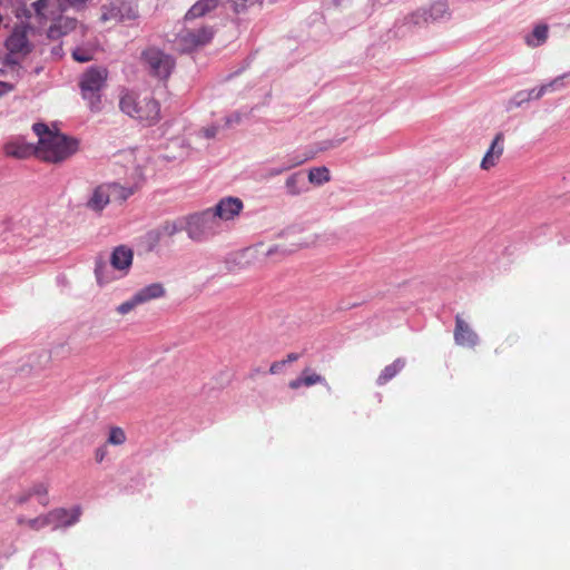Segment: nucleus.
<instances>
[{"instance_id":"a18cd8bd","label":"nucleus","mask_w":570,"mask_h":570,"mask_svg":"<svg viewBox=\"0 0 570 570\" xmlns=\"http://www.w3.org/2000/svg\"><path fill=\"white\" fill-rule=\"evenodd\" d=\"M96 274H97V277L100 279V276H99V267L96 268Z\"/></svg>"},{"instance_id":"412c9836","label":"nucleus","mask_w":570,"mask_h":570,"mask_svg":"<svg viewBox=\"0 0 570 570\" xmlns=\"http://www.w3.org/2000/svg\"><path fill=\"white\" fill-rule=\"evenodd\" d=\"M166 291L160 283L149 284L139 289L136 295V301L140 304H145L149 301L160 298L165 295Z\"/></svg>"},{"instance_id":"58836bf2","label":"nucleus","mask_w":570,"mask_h":570,"mask_svg":"<svg viewBox=\"0 0 570 570\" xmlns=\"http://www.w3.org/2000/svg\"><path fill=\"white\" fill-rule=\"evenodd\" d=\"M107 455V448L104 445V446H100L98 448L96 451H95V459L98 463L102 462L104 459L106 458Z\"/></svg>"},{"instance_id":"0eeeda50","label":"nucleus","mask_w":570,"mask_h":570,"mask_svg":"<svg viewBox=\"0 0 570 570\" xmlns=\"http://www.w3.org/2000/svg\"><path fill=\"white\" fill-rule=\"evenodd\" d=\"M213 37L214 30L207 26L185 28L177 37V45L181 51L188 52L207 45Z\"/></svg>"},{"instance_id":"7c9ffc66","label":"nucleus","mask_w":570,"mask_h":570,"mask_svg":"<svg viewBox=\"0 0 570 570\" xmlns=\"http://www.w3.org/2000/svg\"><path fill=\"white\" fill-rule=\"evenodd\" d=\"M331 174L332 171L326 166H317L301 171V175H304L307 178H330Z\"/></svg>"},{"instance_id":"9d476101","label":"nucleus","mask_w":570,"mask_h":570,"mask_svg":"<svg viewBox=\"0 0 570 570\" xmlns=\"http://www.w3.org/2000/svg\"><path fill=\"white\" fill-rule=\"evenodd\" d=\"M76 19L61 16L53 21L48 29V38L56 40L71 31L79 35L81 38H86L88 32L87 28L85 26L78 27Z\"/></svg>"},{"instance_id":"c9c22d12","label":"nucleus","mask_w":570,"mask_h":570,"mask_svg":"<svg viewBox=\"0 0 570 570\" xmlns=\"http://www.w3.org/2000/svg\"><path fill=\"white\" fill-rule=\"evenodd\" d=\"M138 305H140V303L136 301V295H134L130 299L121 303L117 307V312L121 315H125L131 312Z\"/></svg>"},{"instance_id":"e433bc0d","label":"nucleus","mask_w":570,"mask_h":570,"mask_svg":"<svg viewBox=\"0 0 570 570\" xmlns=\"http://www.w3.org/2000/svg\"><path fill=\"white\" fill-rule=\"evenodd\" d=\"M219 131L218 125H210L200 129L199 135L206 139H213L217 136Z\"/></svg>"},{"instance_id":"c85d7f7f","label":"nucleus","mask_w":570,"mask_h":570,"mask_svg":"<svg viewBox=\"0 0 570 570\" xmlns=\"http://www.w3.org/2000/svg\"><path fill=\"white\" fill-rule=\"evenodd\" d=\"M17 523L20 527H27V528H29L30 530H33V531H39V530L46 528L45 514L38 515L36 518H32V519H27L23 515H19L17 518Z\"/></svg>"},{"instance_id":"ea45409f","label":"nucleus","mask_w":570,"mask_h":570,"mask_svg":"<svg viewBox=\"0 0 570 570\" xmlns=\"http://www.w3.org/2000/svg\"><path fill=\"white\" fill-rule=\"evenodd\" d=\"M14 89V85L11 82L0 81V96L10 92Z\"/></svg>"},{"instance_id":"f257e3e1","label":"nucleus","mask_w":570,"mask_h":570,"mask_svg":"<svg viewBox=\"0 0 570 570\" xmlns=\"http://www.w3.org/2000/svg\"><path fill=\"white\" fill-rule=\"evenodd\" d=\"M38 136V158L49 163H60L78 150V140L70 138L47 125L38 122L32 126Z\"/></svg>"},{"instance_id":"dca6fc26","label":"nucleus","mask_w":570,"mask_h":570,"mask_svg":"<svg viewBox=\"0 0 570 570\" xmlns=\"http://www.w3.org/2000/svg\"><path fill=\"white\" fill-rule=\"evenodd\" d=\"M546 89L543 85L532 88L529 90H520L514 94V96L508 101L507 110H513L515 108L521 107L523 104L529 102L531 100H539L546 95Z\"/></svg>"},{"instance_id":"49530a36","label":"nucleus","mask_w":570,"mask_h":570,"mask_svg":"<svg viewBox=\"0 0 570 570\" xmlns=\"http://www.w3.org/2000/svg\"><path fill=\"white\" fill-rule=\"evenodd\" d=\"M40 502H41V504H42V505H46V504H47V502H46V500H45L43 498L41 499V501H40Z\"/></svg>"},{"instance_id":"79ce46f5","label":"nucleus","mask_w":570,"mask_h":570,"mask_svg":"<svg viewBox=\"0 0 570 570\" xmlns=\"http://www.w3.org/2000/svg\"><path fill=\"white\" fill-rule=\"evenodd\" d=\"M299 358V355L297 353H289L287 354L286 358L283 360L284 364L295 362Z\"/></svg>"},{"instance_id":"de8ad7c7","label":"nucleus","mask_w":570,"mask_h":570,"mask_svg":"<svg viewBox=\"0 0 570 570\" xmlns=\"http://www.w3.org/2000/svg\"><path fill=\"white\" fill-rule=\"evenodd\" d=\"M16 73H17V77L19 78L20 77L19 69L16 70Z\"/></svg>"},{"instance_id":"f8f14e48","label":"nucleus","mask_w":570,"mask_h":570,"mask_svg":"<svg viewBox=\"0 0 570 570\" xmlns=\"http://www.w3.org/2000/svg\"><path fill=\"white\" fill-rule=\"evenodd\" d=\"M215 217L222 224L223 220H230L239 215L243 209V203L236 197H226L218 202V204L212 208Z\"/></svg>"},{"instance_id":"f704fd0d","label":"nucleus","mask_w":570,"mask_h":570,"mask_svg":"<svg viewBox=\"0 0 570 570\" xmlns=\"http://www.w3.org/2000/svg\"><path fill=\"white\" fill-rule=\"evenodd\" d=\"M47 493V489L43 488L42 485H37V487H33L27 494H22L20 497H18L16 499V503L17 504H23L31 495L33 494H46Z\"/></svg>"},{"instance_id":"2eb2a0df","label":"nucleus","mask_w":570,"mask_h":570,"mask_svg":"<svg viewBox=\"0 0 570 570\" xmlns=\"http://www.w3.org/2000/svg\"><path fill=\"white\" fill-rule=\"evenodd\" d=\"M4 151L8 156L20 159L28 158L32 155L38 157V145L35 146L32 144L26 142L21 138H16L4 146Z\"/></svg>"},{"instance_id":"9b49d317","label":"nucleus","mask_w":570,"mask_h":570,"mask_svg":"<svg viewBox=\"0 0 570 570\" xmlns=\"http://www.w3.org/2000/svg\"><path fill=\"white\" fill-rule=\"evenodd\" d=\"M453 337L455 344L468 348H474L479 343L478 334L460 314L455 316Z\"/></svg>"},{"instance_id":"7ed1b4c3","label":"nucleus","mask_w":570,"mask_h":570,"mask_svg":"<svg viewBox=\"0 0 570 570\" xmlns=\"http://www.w3.org/2000/svg\"><path fill=\"white\" fill-rule=\"evenodd\" d=\"M138 189V185L126 180L125 184L118 181L102 183L94 190L92 196L87 202V206L96 212H100L111 200H126Z\"/></svg>"},{"instance_id":"cd10ccee","label":"nucleus","mask_w":570,"mask_h":570,"mask_svg":"<svg viewBox=\"0 0 570 570\" xmlns=\"http://www.w3.org/2000/svg\"><path fill=\"white\" fill-rule=\"evenodd\" d=\"M324 180H286L285 189L289 195H298L309 189L311 185L320 186Z\"/></svg>"},{"instance_id":"4c0bfd02","label":"nucleus","mask_w":570,"mask_h":570,"mask_svg":"<svg viewBox=\"0 0 570 570\" xmlns=\"http://www.w3.org/2000/svg\"><path fill=\"white\" fill-rule=\"evenodd\" d=\"M294 166H295V164H284V165L275 166V167L271 168L269 175L271 176L285 175Z\"/></svg>"},{"instance_id":"b1692460","label":"nucleus","mask_w":570,"mask_h":570,"mask_svg":"<svg viewBox=\"0 0 570 570\" xmlns=\"http://www.w3.org/2000/svg\"><path fill=\"white\" fill-rule=\"evenodd\" d=\"M430 22L428 9L420 8L404 18V24L409 28H421Z\"/></svg>"},{"instance_id":"20e7f679","label":"nucleus","mask_w":570,"mask_h":570,"mask_svg":"<svg viewBox=\"0 0 570 570\" xmlns=\"http://www.w3.org/2000/svg\"><path fill=\"white\" fill-rule=\"evenodd\" d=\"M108 72L101 67H91L80 77L79 87L82 98L88 102L91 111H99L101 105V90L106 85Z\"/></svg>"},{"instance_id":"f03ea898","label":"nucleus","mask_w":570,"mask_h":570,"mask_svg":"<svg viewBox=\"0 0 570 570\" xmlns=\"http://www.w3.org/2000/svg\"><path fill=\"white\" fill-rule=\"evenodd\" d=\"M120 110L129 117L145 124L151 125L159 118V104L147 94L127 91L120 96Z\"/></svg>"},{"instance_id":"473e14b6","label":"nucleus","mask_w":570,"mask_h":570,"mask_svg":"<svg viewBox=\"0 0 570 570\" xmlns=\"http://www.w3.org/2000/svg\"><path fill=\"white\" fill-rule=\"evenodd\" d=\"M519 342V337L517 335L507 336L502 343L495 348V354H505Z\"/></svg>"},{"instance_id":"c756f323","label":"nucleus","mask_w":570,"mask_h":570,"mask_svg":"<svg viewBox=\"0 0 570 570\" xmlns=\"http://www.w3.org/2000/svg\"><path fill=\"white\" fill-rule=\"evenodd\" d=\"M570 78V72L563 73L561 76L556 77L551 81L543 83V88L546 92H552L557 90H561L566 86V79Z\"/></svg>"},{"instance_id":"5701e85b","label":"nucleus","mask_w":570,"mask_h":570,"mask_svg":"<svg viewBox=\"0 0 570 570\" xmlns=\"http://www.w3.org/2000/svg\"><path fill=\"white\" fill-rule=\"evenodd\" d=\"M549 35V28L547 24H538L534 27L531 33L527 35L524 40L525 43L531 48H537L543 45Z\"/></svg>"},{"instance_id":"a211bd4d","label":"nucleus","mask_w":570,"mask_h":570,"mask_svg":"<svg viewBox=\"0 0 570 570\" xmlns=\"http://www.w3.org/2000/svg\"><path fill=\"white\" fill-rule=\"evenodd\" d=\"M316 384L326 385V379L321 374L313 372L312 368L305 367L298 377L289 381L288 386L292 390H298L302 386L309 387Z\"/></svg>"},{"instance_id":"c03bdc74","label":"nucleus","mask_w":570,"mask_h":570,"mask_svg":"<svg viewBox=\"0 0 570 570\" xmlns=\"http://www.w3.org/2000/svg\"><path fill=\"white\" fill-rule=\"evenodd\" d=\"M277 250V248H271L268 249V252L266 253V255H272L273 253H275Z\"/></svg>"},{"instance_id":"72a5a7b5","label":"nucleus","mask_w":570,"mask_h":570,"mask_svg":"<svg viewBox=\"0 0 570 570\" xmlns=\"http://www.w3.org/2000/svg\"><path fill=\"white\" fill-rule=\"evenodd\" d=\"M181 229H185V224L176 220L165 222L161 226V232L166 236H173Z\"/></svg>"},{"instance_id":"4468645a","label":"nucleus","mask_w":570,"mask_h":570,"mask_svg":"<svg viewBox=\"0 0 570 570\" xmlns=\"http://www.w3.org/2000/svg\"><path fill=\"white\" fill-rule=\"evenodd\" d=\"M504 151V136L502 132H498L493 138L489 149L481 160V168L489 170L494 167Z\"/></svg>"},{"instance_id":"f3484780","label":"nucleus","mask_w":570,"mask_h":570,"mask_svg":"<svg viewBox=\"0 0 570 570\" xmlns=\"http://www.w3.org/2000/svg\"><path fill=\"white\" fill-rule=\"evenodd\" d=\"M134 252L131 248L120 245L117 246L110 256V264L117 271L127 272L132 264Z\"/></svg>"},{"instance_id":"423d86ee","label":"nucleus","mask_w":570,"mask_h":570,"mask_svg":"<svg viewBox=\"0 0 570 570\" xmlns=\"http://www.w3.org/2000/svg\"><path fill=\"white\" fill-rule=\"evenodd\" d=\"M142 60L149 72L161 79L167 78L175 67L174 58L157 48L145 50Z\"/></svg>"},{"instance_id":"393cba45","label":"nucleus","mask_w":570,"mask_h":570,"mask_svg":"<svg viewBox=\"0 0 570 570\" xmlns=\"http://www.w3.org/2000/svg\"><path fill=\"white\" fill-rule=\"evenodd\" d=\"M430 22L439 21L450 17L449 6L444 0L433 2L428 10Z\"/></svg>"},{"instance_id":"6e6552de","label":"nucleus","mask_w":570,"mask_h":570,"mask_svg":"<svg viewBox=\"0 0 570 570\" xmlns=\"http://www.w3.org/2000/svg\"><path fill=\"white\" fill-rule=\"evenodd\" d=\"M136 10L129 0H108L101 7L100 20L104 22H118L126 19H134Z\"/></svg>"},{"instance_id":"ddd939ff","label":"nucleus","mask_w":570,"mask_h":570,"mask_svg":"<svg viewBox=\"0 0 570 570\" xmlns=\"http://www.w3.org/2000/svg\"><path fill=\"white\" fill-rule=\"evenodd\" d=\"M37 16L45 21H56L62 16V0H38L33 3Z\"/></svg>"},{"instance_id":"1a4fd4ad","label":"nucleus","mask_w":570,"mask_h":570,"mask_svg":"<svg viewBox=\"0 0 570 570\" xmlns=\"http://www.w3.org/2000/svg\"><path fill=\"white\" fill-rule=\"evenodd\" d=\"M80 514L81 510L79 507L71 510L63 508L53 509L45 514L46 527L52 525L53 529L70 527L79 520Z\"/></svg>"},{"instance_id":"aec40b11","label":"nucleus","mask_w":570,"mask_h":570,"mask_svg":"<svg viewBox=\"0 0 570 570\" xmlns=\"http://www.w3.org/2000/svg\"><path fill=\"white\" fill-rule=\"evenodd\" d=\"M219 0H198L185 14V21L200 18L217 8Z\"/></svg>"},{"instance_id":"39448f33","label":"nucleus","mask_w":570,"mask_h":570,"mask_svg":"<svg viewBox=\"0 0 570 570\" xmlns=\"http://www.w3.org/2000/svg\"><path fill=\"white\" fill-rule=\"evenodd\" d=\"M184 220L185 230L188 236L198 242L216 235L222 228V224L218 222V218L215 217L210 208L188 215Z\"/></svg>"},{"instance_id":"bb28decb","label":"nucleus","mask_w":570,"mask_h":570,"mask_svg":"<svg viewBox=\"0 0 570 570\" xmlns=\"http://www.w3.org/2000/svg\"><path fill=\"white\" fill-rule=\"evenodd\" d=\"M94 42L85 40L72 50V58L78 62H88L92 59Z\"/></svg>"},{"instance_id":"a19ab883","label":"nucleus","mask_w":570,"mask_h":570,"mask_svg":"<svg viewBox=\"0 0 570 570\" xmlns=\"http://www.w3.org/2000/svg\"><path fill=\"white\" fill-rule=\"evenodd\" d=\"M284 365H285V364H284V362H283V361H281V362H274V363L271 365V367H269V373H271V374H277V373L282 370V367H283Z\"/></svg>"},{"instance_id":"2f4dec72","label":"nucleus","mask_w":570,"mask_h":570,"mask_svg":"<svg viewBox=\"0 0 570 570\" xmlns=\"http://www.w3.org/2000/svg\"><path fill=\"white\" fill-rule=\"evenodd\" d=\"M107 442L111 445H121L126 442L125 431L119 426L110 428Z\"/></svg>"},{"instance_id":"4be33fe9","label":"nucleus","mask_w":570,"mask_h":570,"mask_svg":"<svg viewBox=\"0 0 570 570\" xmlns=\"http://www.w3.org/2000/svg\"><path fill=\"white\" fill-rule=\"evenodd\" d=\"M405 366L403 358H396L391 364L386 365L376 379L377 385L382 386L394 379Z\"/></svg>"},{"instance_id":"6ab92c4d","label":"nucleus","mask_w":570,"mask_h":570,"mask_svg":"<svg viewBox=\"0 0 570 570\" xmlns=\"http://www.w3.org/2000/svg\"><path fill=\"white\" fill-rule=\"evenodd\" d=\"M6 46L11 53L27 55L30 51V45L24 30H14L7 39Z\"/></svg>"},{"instance_id":"a878e982","label":"nucleus","mask_w":570,"mask_h":570,"mask_svg":"<svg viewBox=\"0 0 570 570\" xmlns=\"http://www.w3.org/2000/svg\"><path fill=\"white\" fill-rule=\"evenodd\" d=\"M168 154L166 155L167 158H181L189 153V147L186 144L185 139L176 138L168 142L167 146Z\"/></svg>"},{"instance_id":"37998d69","label":"nucleus","mask_w":570,"mask_h":570,"mask_svg":"<svg viewBox=\"0 0 570 570\" xmlns=\"http://www.w3.org/2000/svg\"><path fill=\"white\" fill-rule=\"evenodd\" d=\"M239 120H240L239 115H235V116H232V117H226V125L229 126L233 122H239Z\"/></svg>"}]
</instances>
